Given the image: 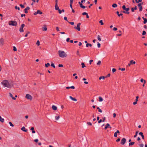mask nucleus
Here are the masks:
<instances>
[{"label":"nucleus","mask_w":147,"mask_h":147,"mask_svg":"<svg viewBox=\"0 0 147 147\" xmlns=\"http://www.w3.org/2000/svg\"><path fill=\"white\" fill-rule=\"evenodd\" d=\"M30 34L29 32H28L25 36V37H27L28 36V34Z\"/></svg>","instance_id":"nucleus-63"},{"label":"nucleus","mask_w":147,"mask_h":147,"mask_svg":"<svg viewBox=\"0 0 147 147\" xmlns=\"http://www.w3.org/2000/svg\"><path fill=\"white\" fill-rule=\"evenodd\" d=\"M101 62L100 61H99L98 62H97V65H100L101 64Z\"/></svg>","instance_id":"nucleus-43"},{"label":"nucleus","mask_w":147,"mask_h":147,"mask_svg":"<svg viewBox=\"0 0 147 147\" xmlns=\"http://www.w3.org/2000/svg\"><path fill=\"white\" fill-rule=\"evenodd\" d=\"M42 29L43 30L45 31H46L47 30V28L45 26H44V27L42 28Z\"/></svg>","instance_id":"nucleus-21"},{"label":"nucleus","mask_w":147,"mask_h":147,"mask_svg":"<svg viewBox=\"0 0 147 147\" xmlns=\"http://www.w3.org/2000/svg\"><path fill=\"white\" fill-rule=\"evenodd\" d=\"M36 44L38 46L40 45V42H39V40H37V41Z\"/></svg>","instance_id":"nucleus-38"},{"label":"nucleus","mask_w":147,"mask_h":147,"mask_svg":"<svg viewBox=\"0 0 147 147\" xmlns=\"http://www.w3.org/2000/svg\"><path fill=\"white\" fill-rule=\"evenodd\" d=\"M126 142V139L125 138H123L121 140L120 144L121 145H124L125 143Z\"/></svg>","instance_id":"nucleus-7"},{"label":"nucleus","mask_w":147,"mask_h":147,"mask_svg":"<svg viewBox=\"0 0 147 147\" xmlns=\"http://www.w3.org/2000/svg\"><path fill=\"white\" fill-rule=\"evenodd\" d=\"M21 130L22 131L25 132H26L27 131V129H25V128L24 126L21 129Z\"/></svg>","instance_id":"nucleus-15"},{"label":"nucleus","mask_w":147,"mask_h":147,"mask_svg":"<svg viewBox=\"0 0 147 147\" xmlns=\"http://www.w3.org/2000/svg\"><path fill=\"white\" fill-rule=\"evenodd\" d=\"M89 46L90 47H91L92 46V45L88 43L86 44V47H88Z\"/></svg>","instance_id":"nucleus-23"},{"label":"nucleus","mask_w":147,"mask_h":147,"mask_svg":"<svg viewBox=\"0 0 147 147\" xmlns=\"http://www.w3.org/2000/svg\"><path fill=\"white\" fill-rule=\"evenodd\" d=\"M13 51H17V49L15 47H13Z\"/></svg>","instance_id":"nucleus-40"},{"label":"nucleus","mask_w":147,"mask_h":147,"mask_svg":"<svg viewBox=\"0 0 147 147\" xmlns=\"http://www.w3.org/2000/svg\"><path fill=\"white\" fill-rule=\"evenodd\" d=\"M68 22L71 25H74V23L73 22Z\"/></svg>","instance_id":"nucleus-45"},{"label":"nucleus","mask_w":147,"mask_h":147,"mask_svg":"<svg viewBox=\"0 0 147 147\" xmlns=\"http://www.w3.org/2000/svg\"><path fill=\"white\" fill-rule=\"evenodd\" d=\"M81 65H82V68H84V67H86V66L85 65V64L84 63H81Z\"/></svg>","instance_id":"nucleus-22"},{"label":"nucleus","mask_w":147,"mask_h":147,"mask_svg":"<svg viewBox=\"0 0 147 147\" xmlns=\"http://www.w3.org/2000/svg\"><path fill=\"white\" fill-rule=\"evenodd\" d=\"M114 136L115 137H116L117 136V133L116 132H115L114 134Z\"/></svg>","instance_id":"nucleus-52"},{"label":"nucleus","mask_w":147,"mask_h":147,"mask_svg":"<svg viewBox=\"0 0 147 147\" xmlns=\"http://www.w3.org/2000/svg\"><path fill=\"white\" fill-rule=\"evenodd\" d=\"M42 12H41L40 10H38L37 12H35L34 13V15H36L38 14H42Z\"/></svg>","instance_id":"nucleus-9"},{"label":"nucleus","mask_w":147,"mask_h":147,"mask_svg":"<svg viewBox=\"0 0 147 147\" xmlns=\"http://www.w3.org/2000/svg\"><path fill=\"white\" fill-rule=\"evenodd\" d=\"M135 1L136 3H138L140 2H141L142 0H138V1L137 0H135Z\"/></svg>","instance_id":"nucleus-35"},{"label":"nucleus","mask_w":147,"mask_h":147,"mask_svg":"<svg viewBox=\"0 0 147 147\" xmlns=\"http://www.w3.org/2000/svg\"><path fill=\"white\" fill-rule=\"evenodd\" d=\"M142 4H143V3H139L138 4V7H140V6H141V5Z\"/></svg>","instance_id":"nucleus-54"},{"label":"nucleus","mask_w":147,"mask_h":147,"mask_svg":"<svg viewBox=\"0 0 147 147\" xmlns=\"http://www.w3.org/2000/svg\"><path fill=\"white\" fill-rule=\"evenodd\" d=\"M138 132V131H136V132L135 133V134L134 136V138H136L137 137Z\"/></svg>","instance_id":"nucleus-30"},{"label":"nucleus","mask_w":147,"mask_h":147,"mask_svg":"<svg viewBox=\"0 0 147 147\" xmlns=\"http://www.w3.org/2000/svg\"><path fill=\"white\" fill-rule=\"evenodd\" d=\"M99 23L100 24L102 25H103L104 24L102 22V20H100L99 21Z\"/></svg>","instance_id":"nucleus-36"},{"label":"nucleus","mask_w":147,"mask_h":147,"mask_svg":"<svg viewBox=\"0 0 147 147\" xmlns=\"http://www.w3.org/2000/svg\"><path fill=\"white\" fill-rule=\"evenodd\" d=\"M15 8L16 9H18V10H20V8L19 7H18L17 6H15Z\"/></svg>","instance_id":"nucleus-41"},{"label":"nucleus","mask_w":147,"mask_h":147,"mask_svg":"<svg viewBox=\"0 0 147 147\" xmlns=\"http://www.w3.org/2000/svg\"><path fill=\"white\" fill-rule=\"evenodd\" d=\"M20 6L22 8H24V5H22V4H20Z\"/></svg>","instance_id":"nucleus-59"},{"label":"nucleus","mask_w":147,"mask_h":147,"mask_svg":"<svg viewBox=\"0 0 147 147\" xmlns=\"http://www.w3.org/2000/svg\"><path fill=\"white\" fill-rule=\"evenodd\" d=\"M122 7L124 10H125L126 9V8L125 6V5H123Z\"/></svg>","instance_id":"nucleus-49"},{"label":"nucleus","mask_w":147,"mask_h":147,"mask_svg":"<svg viewBox=\"0 0 147 147\" xmlns=\"http://www.w3.org/2000/svg\"><path fill=\"white\" fill-rule=\"evenodd\" d=\"M51 66L53 67H54V68H55V65H54V64L53 63H51Z\"/></svg>","instance_id":"nucleus-37"},{"label":"nucleus","mask_w":147,"mask_h":147,"mask_svg":"<svg viewBox=\"0 0 147 147\" xmlns=\"http://www.w3.org/2000/svg\"><path fill=\"white\" fill-rule=\"evenodd\" d=\"M123 12L124 13L127 14H129V12H128V11H127V12H125V11H123Z\"/></svg>","instance_id":"nucleus-56"},{"label":"nucleus","mask_w":147,"mask_h":147,"mask_svg":"<svg viewBox=\"0 0 147 147\" xmlns=\"http://www.w3.org/2000/svg\"><path fill=\"white\" fill-rule=\"evenodd\" d=\"M87 123L89 125H92V124L90 122H87Z\"/></svg>","instance_id":"nucleus-55"},{"label":"nucleus","mask_w":147,"mask_h":147,"mask_svg":"<svg viewBox=\"0 0 147 147\" xmlns=\"http://www.w3.org/2000/svg\"><path fill=\"white\" fill-rule=\"evenodd\" d=\"M142 6H140V8H139V11H142Z\"/></svg>","instance_id":"nucleus-60"},{"label":"nucleus","mask_w":147,"mask_h":147,"mask_svg":"<svg viewBox=\"0 0 147 147\" xmlns=\"http://www.w3.org/2000/svg\"><path fill=\"white\" fill-rule=\"evenodd\" d=\"M110 74H108L107 75V76H106V77H110Z\"/></svg>","instance_id":"nucleus-61"},{"label":"nucleus","mask_w":147,"mask_h":147,"mask_svg":"<svg viewBox=\"0 0 147 147\" xmlns=\"http://www.w3.org/2000/svg\"><path fill=\"white\" fill-rule=\"evenodd\" d=\"M119 69L121 70V71H123L125 70V68H119Z\"/></svg>","instance_id":"nucleus-46"},{"label":"nucleus","mask_w":147,"mask_h":147,"mask_svg":"<svg viewBox=\"0 0 147 147\" xmlns=\"http://www.w3.org/2000/svg\"><path fill=\"white\" fill-rule=\"evenodd\" d=\"M125 11H125V12H126L128 11L129 10V8H127L125 10H124Z\"/></svg>","instance_id":"nucleus-28"},{"label":"nucleus","mask_w":147,"mask_h":147,"mask_svg":"<svg viewBox=\"0 0 147 147\" xmlns=\"http://www.w3.org/2000/svg\"><path fill=\"white\" fill-rule=\"evenodd\" d=\"M76 54L78 55L80 57H81V55L79 53V51L78 50L77 51Z\"/></svg>","instance_id":"nucleus-34"},{"label":"nucleus","mask_w":147,"mask_h":147,"mask_svg":"<svg viewBox=\"0 0 147 147\" xmlns=\"http://www.w3.org/2000/svg\"><path fill=\"white\" fill-rule=\"evenodd\" d=\"M52 107V109L54 110H56L57 109V107L54 105H53Z\"/></svg>","instance_id":"nucleus-17"},{"label":"nucleus","mask_w":147,"mask_h":147,"mask_svg":"<svg viewBox=\"0 0 147 147\" xmlns=\"http://www.w3.org/2000/svg\"><path fill=\"white\" fill-rule=\"evenodd\" d=\"M139 134L141 136L142 138L144 139V136L143 135V133L142 132H140L139 133Z\"/></svg>","instance_id":"nucleus-12"},{"label":"nucleus","mask_w":147,"mask_h":147,"mask_svg":"<svg viewBox=\"0 0 147 147\" xmlns=\"http://www.w3.org/2000/svg\"><path fill=\"white\" fill-rule=\"evenodd\" d=\"M5 39L3 38H1L0 39V46H2L4 44Z\"/></svg>","instance_id":"nucleus-4"},{"label":"nucleus","mask_w":147,"mask_h":147,"mask_svg":"<svg viewBox=\"0 0 147 147\" xmlns=\"http://www.w3.org/2000/svg\"><path fill=\"white\" fill-rule=\"evenodd\" d=\"M146 34V32L145 31H143L142 34V35H144Z\"/></svg>","instance_id":"nucleus-50"},{"label":"nucleus","mask_w":147,"mask_h":147,"mask_svg":"<svg viewBox=\"0 0 147 147\" xmlns=\"http://www.w3.org/2000/svg\"><path fill=\"white\" fill-rule=\"evenodd\" d=\"M113 30L114 31H116L117 30V28L114 27L113 28Z\"/></svg>","instance_id":"nucleus-57"},{"label":"nucleus","mask_w":147,"mask_h":147,"mask_svg":"<svg viewBox=\"0 0 147 147\" xmlns=\"http://www.w3.org/2000/svg\"><path fill=\"white\" fill-rule=\"evenodd\" d=\"M66 89H69V88H71V89H75V88L74 86H70V87H66Z\"/></svg>","instance_id":"nucleus-13"},{"label":"nucleus","mask_w":147,"mask_h":147,"mask_svg":"<svg viewBox=\"0 0 147 147\" xmlns=\"http://www.w3.org/2000/svg\"><path fill=\"white\" fill-rule=\"evenodd\" d=\"M117 15L118 16H122L123 15V14L122 13H120H120H119V11H117Z\"/></svg>","instance_id":"nucleus-25"},{"label":"nucleus","mask_w":147,"mask_h":147,"mask_svg":"<svg viewBox=\"0 0 147 147\" xmlns=\"http://www.w3.org/2000/svg\"><path fill=\"white\" fill-rule=\"evenodd\" d=\"M130 63L131 64H135L136 63V62L133 60H131L130 61Z\"/></svg>","instance_id":"nucleus-20"},{"label":"nucleus","mask_w":147,"mask_h":147,"mask_svg":"<svg viewBox=\"0 0 147 147\" xmlns=\"http://www.w3.org/2000/svg\"><path fill=\"white\" fill-rule=\"evenodd\" d=\"M135 143V142H131L130 143H129V146H132Z\"/></svg>","instance_id":"nucleus-24"},{"label":"nucleus","mask_w":147,"mask_h":147,"mask_svg":"<svg viewBox=\"0 0 147 147\" xmlns=\"http://www.w3.org/2000/svg\"><path fill=\"white\" fill-rule=\"evenodd\" d=\"M69 98L71 99L72 100H73V101H77V100L75 98H74L73 97H72L71 96H69Z\"/></svg>","instance_id":"nucleus-14"},{"label":"nucleus","mask_w":147,"mask_h":147,"mask_svg":"<svg viewBox=\"0 0 147 147\" xmlns=\"http://www.w3.org/2000/svg\"><path fill=\"white\" fill-rule=\"evenodd\" d=\"M137 9V7L136 6H135L134 8L132 7L131 8V11L132 12H134V10H136Z\"/></svg>","instance_id":"nucleus-16"},{"label":"nucleus","mask_w":147,"mask_h":147,"mask_svg":"<svg viewBox=\"0 0 147 147\" xmlns=\"http://www.w3.org/2000/svg\"><path fill=\"white\" fill-rule=\"evenodd\" d=\"M100 43H99V42H98L97 46H98V48L100 47Z\"/></svg>","instance_id":"nucleus-51"},{"label":"nucleus","mask_w":147,"mask_h":147,"mask_svg":"<svg viewBox=\"0 0 147 147\" xmlns=\"http://www.w3.org/2000/svg\"><path fill=\"white\" fill-rule=\"evenodd\" d=\"M50 65V64L49 63H46L45 64V66L46 67H47L48 66H49Z\"/></svg>","instance_id":"nucleus-31"},{"label":"nucleus","mask_w":147,"mask_h":147,"mask_svg":"<svg viewBox=\"0 0 147 147\" xmlns=\"http://www.w3.org/2000/svg\"><path fill=\"white\" fill-rule=\"evenodd\" d=\"M97 109L98 110V112H99L100 113H102V110L99 107H97Z\"/></svg>","instance_id":"nucleus-29"},{"label":"nucleus","mask_w":147,"mask_h":147,"mask_svg":"<svg viewBox=\"0 0 147 147\" xmlns=\"http://www.w3.org/2000/svg\"><path fill=\"white\" fill-rule=\"evenodd\" d=\"M112 7H117V4H115V3H114V4H113V5H112Z\"/></svg>","instance_id":"nucleus-26"},{"label":"nucleus","mask_w":147,"mask_h":147,"mask_svg":"<svg viewBox=\"0 0 147 147\" xmlns=\"http://www.w3.org/2000/svg\"><path fill=\"white\" fill-rule=\"evenodd\" d=\"M25 26V24H22L21 25L20 28V32H22L24 31L23 28Z\"/></svg>","instance_id":"nucleus-8"},{"label":"nucleus","mask_w":147,"mask_h":147,"mask_svg":"<svg viewBox=\"0 0 147 147\" xmlns=\"http://www.w3.org/2000/svg\"><path fill=\"white\" fill-rule=\"evenodd\" d=\"M60 117L59 116H55V119L56 120H58L59 118Z\"/></svg>","instance_id":"nucleus-32"},{"label":"nucleus","mask_w":147,"mask_h":147,"mask_svg":"<svg viewBox=\"0 0 147 147\" xmlns=\"http://www.w3.org/2000/svg\"><path fill=\"white\" fill-rule=\"evenodd\" d=\"M93 61V60H90L89 61V63L91 64L92 62Z\"/></svg>","instance_id":"nucleus-64"},{"label":"nucleus","mask_w":147,"mask_h":147,"mask_svg":"<svg viewBox=\"0 0 147 147\" xmlns=\"http://www.w3.org/2000/svg\"><path fill=\"white\" fill-rule=\"evenodd\" d=\"M82 14L83 15H86L88 14V13L86 12H83L82 13Z\"/></svg>","instance_id":"nucleus-53"},{"label":"nucleus","mask_w":147,"mask_h":147,"mask_svg":"<svg viewBox=\"0 0 147 147\" xmlns=\"http://www.w3.org/2000/svg\"><path fill=\"white\" fill-rule=\"evenodd\" d=\"M1 84L4 87L10 88L11 87V85L7 80H3L1 82Z\"/></svg>","instance_id":"nucleus-1"},{"label":"nucleus","mask_w":147,"mask_h":147,"mask_svg":"<svg viewBox=\"0 0 147 147\" xmlns=\"http://www.w3.org/2000/svg\"><path fill=\"white\" fill-rule=\"evenodd\" d=\"M9 25L16 26L17 25V23L15 21H10L9 22Z\"/></svg>","instance_id":"nucleus-3"},{"label":"nucleus","mask_w":147,"mask_h":147,"mask_svg":"<svg viewBox=\"0 0 147 147\" xmlns=\"http://www.w3.org/2000/svg\"><path fill=\"white\" fill-rule=\"evenodd\" d=\"M81 25L80 23H79L78 24L77 26L75 27L74 28L75 29H77L78 31H80V26Z\"/></svg>","instance_id":"nucleus-5"},{"label":"nucleus","mask_w":147,"mask_h":147,"mask_svg":"<svg viewBox=\"0 0 147 147\" xmlns=\"http://www.w3.org/2000/svg\"><path fill=\"white\" fill-rule=\"evenodd\" d=\"M139 145L140 147H144V144H140Z\"/></svg>","instance_id":"nucleus-48"},{"label":"nucleus","mask_w":147,"mask_h":147,"mask_svg":"<svg viewBox=\"0 0 147 147\" xmlns=\"http://www.w3.org/2000/svg\"><path fill=\"white\" fill-rule=\"evenodd\" d=\"M58 66L59 67H63V65L62 64H59L58 65Z\"/></svg>","instance_id":"nucleus-58"},{"label":"nucleus","mask_w":147,"mask_h":147,"mask_svg":"<svg viewBox=\"0 0 147 147\" xmlns=\"http://www.w3.org/2000/svg\"><path fill=\"white\" fill-rule=\"evenodd\" d=\"M4 119L3 118H2L0 116V121L3 123L4 122Z\"/></svg>","instance_id":"nucleus-19"},{"label":"nucleus","mask_w":147,"mask_h":147,"mask_svg":"<svg viewBox=\"0 0 147 147\" xmlns=\"http://www.w3.org/2000/svg\"><path fill=\"white\" fill-rule=\"evenodd\" d=\"M59 56L61 58H64L67 56L66 53L63 51L59 50L58 51Z\"/></svg>","instance_id":"nucleus-2"},{"label":"nucleus","mask_w":147,"mask_h":147,"mask_svg":"<svg viewBox=\"0 0 147 147\" xmlns=\"http://www.w3.org/2000/svg\"><path fill=\"white\" fill-rule=\"evenodd\" d=\"M99 101L101 102L103 100V98L102 97L100 96L99 97Z\"/></svg>","instance_id":"nucleus-27"},{"label":"nucleus","mask_w":147,"mask_h":147,"mask_svg":"<svg viewBox=\"0 0 147 147\" xmlns=\"http://www.w3.org/2000/svg\"><path fill=\"white\" fill-rule=\"evenodd\" d=\"M105 77L104 76H101V77H99V79L100 80L102 78L104 80V79H105Z\"/></svg>","instance_id":"nucleus-33"},{"label":"nucleus","mask_w":147,"mask_h":147,"mask_svg":"<svg viewBox=\"0 0 147 147\" xmlns=\"http://www.w3.org/2000/svg\"><path fill=\"white\" fill-rule=\"evenodd\" d=\"M108 128H111V127L110 126V125L109 123H107L106 125L105 129H106Z\"/></svg>","instance_id":"nucleus-10"},{"label":"nucleus","mask_w":147,"mask_h":147,"mask_svg":"<svg viewBox=\"0 0 147 147\" xmlns=\"http://www.w3.org/2000/svg\"><path fill=\"white\" fill-rule=\"evenodd\" d=\"M116 70L115 68H113L112 70V71L113 73H114L116 71Z\"/></svg>","instance_id":"nucleus-44"},{"label":"nucleus","mask_w":147,"mask_h":147,"mask_svg":"<svg viewBox=\"0 0 147 147\" xmlns=\"http://www.w3.org/2000/svg\"><path fill=\"white\" fill-rule=\"evenodd\" d=\"M26 98L28 99H29L30 100H32V97L31 95L28 94H27L26 96Z\"/></svg>","instance_id":"nucleus-6"},{"label":"nucleus","mask_w":147,"mask_h":147,"mask_svg":"<svg viewBox=\"0 0 147 147\" xmlns=\"http://www.w3.org/2000/svg\"><path fill=\"white\" fill-rule=\"evenodd\" d=\"M55 10H59V7L58 6V5H55Z\"/></svg>","instance_id":"nucleus-18"},{"label":"nucleus","mask_w":147,"mask_h":147,"mask_svg":"<svg viewBox=\"0 0 147 147\" xmlns=\"http://www.w3.org/2000/svg\"><path fill=\"white\" fill-rule=\"evenodd\" d=\"M147 22V20L146 19L144 20L143 23L144 24H146Z\"/></svg>","instance_id":"nucleus-39"},{"label":"nucleus","mask_w":147,"mask_h":147,"mask_svg":"<svg viewBox=\"0 0 147 147\" xmlns=\"http://www.w3.org/2000/svg\"><path fill=\"white\" fill-rule=\"evenodd\" d=\"M30 9V7H26V8L25 9H24V12L26 13H28V12L27 11L28 10H29V9Z\"/></svg>","instance_id":"nucleus-11"},{"label":"nucleus","mask_w":147,"mask_h":147,"mask_svg":"<svg viewBox=\"0 0 147 147\" xmlns=\"http://www.w3.org/2000/svg\"><path fill=\"white\" fill-rule=\"evenodd\" d=\"M9 125H10L12 126V127H13L14 126V125L13 124H12V123L11 122H9Z\"/></svg>","instance_id":"nucleus-47"},{"label":"nucleus","mask_w":147,"mask_h":147,"mask_svg":"<svg viewBox=\"0 0 147 147\" xmlns=\"http://www.w3.org/2000/svg\"><path fill=\"white\" fill-rule=\"evenodd\" d=\"M9 94L10 97H11V98H12L13 97L12 94L11 93H9Z\"/></svg>","instance_id":"nucleus-62"},{"label":"nucleus","mask_w":147,"mask_h":147,"mask_svg":"<svg viewBox=\"0 0 147 147\" xmlns=\"http://www.w3.org/2000/svg\"><path fill=\"white\" fill-rule=\"evenodd\" d=\"M78 3L80 4V7H82V6L83 5L82 3L80 2H79Z\"/></svg>","instance_id":"nucleus-42"}]
</instances>
